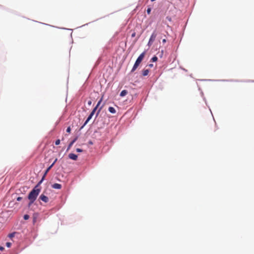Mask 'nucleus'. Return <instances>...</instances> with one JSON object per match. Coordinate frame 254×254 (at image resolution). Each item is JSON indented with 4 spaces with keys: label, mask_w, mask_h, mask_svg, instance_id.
<instances>
[{
    "label": "nucleus",
    "mask_w": 254,
    "mask_h": 254,
    "mask_svg": "<svg viewBox=\"0 0 254 254\" xmlns=\"http://www.w3.org/2000/svg\"><path fill=\"white\" fill-rule=\"evenodd\" d=\"M40 184L38 183V184L36 185L29 193L28 196V198L30 200L29 206H30L34 202L39 195L41 190L40 189L38 188V186Z\"/></svg>",
    "instance_id": "1"
},
{
    "label": "nucleus",
    "mask_w": 254,
    "mask_h": 254,
    "mask_svg": "<svg viewBox=\"0 0 254 254\" xmlns=\"http://www.w3.org/2000/svg\"><path fill=\"white\" fill-rule=\"evenodd\" d=\"M103 95H102L101 98L100 99V100L98 101L97 105L96 106V107L93 109V110L92 111V112H91L90 114L89 115V116H88V117L87 118V120H86V121L85 122L84 125L81 127V129H82V128H83V127L88 123V122L90 120V119L92 118L93 116L94 115L96 111L97 110L98 107H99V106L100 105L101 103L102 102V100H103Z\"/></svg>",
    "instance_id": "2"
},
{
    "label": "nucleus",
    "mask_w": 254,
    "mask_h": 254,
    "mask_svg": "<svg viewBox=\"0 0 254 254\" xmlns=\"http://www.w3.org/2000/svg\"><path fill=\"white\" fill-rule=\"evenodd\" d=\"M145 55V52H144L139 56L133 66V67L131 70V72H133L136 69V68L138 67L139 64L141 63L143 58H144Z\"/></svg>",
    "instance_id": "3"
},
{
    "label": "nucleus",
    "mask_w": 254,
    "mask_h": 254,
    "mask_svg": "<svg viewBox=\"0 0 254 254\" xmlns=\"http://www.w3.org/2000/svg\"><path fill=\"white\" fill-rule=\"evenodd\" d=\"M57 159L56 158L55 161H54V162L46 169L41 180L39 182V184H41L42 182L43 181V180H44L45 179V177H46V176L47 175V173L49 172V171L50 170V169L53 167V166L54 165V164H55V163L57 161Z\"/></svg>",
    "instance_id": "4"
},
{
    "label": "nucleus",
    "mask_w": 254,
    "mask_h": 254,
    "mask_svg": "<svg viewBox=\"0 0 254 254\" xmlns=\"http://www.w3.org/2000/svg\"><path fill=\"white\" fill-rule=\"evenodd\" d=\"M156 36H157V33H156L155 31L153 32V33L152 34V35H151L149 40V42L148 43V46H150L153 44V43L155 40Z\"/></svg>",
    "instance_id": "5"
},
{
    "label": "nucleus",
    "mask_w": 254,
    "mask_h": 254,
    "mask_svg": "<svg viewBox=\"0 0 254 254\" xmlns=\"http://www.w3.org/2000/svg\"><path fill=\"white\" fill-rule=\"evenodd\" d=\"M39 199L41 200H42L43 201L45 202H48V201H49V198L47 196H46V195H45L44 194H42L40 197H39Z\"/></svg>",
    "instance_id": "6"
},
{
    "label": "nucleus",
    "mask_w": 254,
    "mask_h": 254,
    "mask_svg": "<svg viewBox=\"0 0 254 254\" xmlns=\"http://www.w3.org/2000/svg\"><path fill=\"white\" fill-rule=\"evenodd\" d=\"M68 157L73 160H76L77 159V155L73 153H70L68 155Z\"/></svg>",
    "instance_id": "7"
},
{
    "label": "nucleus",
    "mask_w": 254,
    "mask_h": 254,
    "mask_svg": "<svg viewBox=\"0 0 254 254\" xmlns=\"http://www.w3.org/2000/svg\"><path fill=\"white\" fill-rule=\"evenodd\" d=\"M52 187L53 189H61L62 188V185L58 183L53 184Z\"/></svg>",
    "instance_id": "8"
},
{
    "label": "nucleus",
    "mask_w": 254,
    "mask_h": 254,
    "mask_svg": "<svg viewBox=\"0 0 254 254\" xmlns=\"http://www.w3.org/2000/svg\"><path fill=\"white\" fill-rule=\"evenodd\" d=\"M77 139V137H76L69 144L68 146L67 147V150L69 149L72 146L73 143L76 141Z\"/></svg>",
    "instance_id": "9"
},
{
    "label": "nucleus",
    "mask_w": 254,
    "mask_h": 254,
    "mask_svg": "<svg viewBox=\"0 0 254 254\" xmlns=\"http://www.w3.org/2000/svg\"><path fill=\"white\" fill-rule=\"evenodd\" d=\"M109 111L112 114H115L116 112V110L114 107H110L109 108Z\"/></svg>",
    "instance_id": "10"
},
{
    "label": "nucleus",
    "mask_w": 254,
    "mask_h": 254,
    "mask_svg": "<svg viewBox=\"0 0 254 254\" xmlns=\"http://www.w3.org/2000/svg\"><path fill=\"white\" fill-rule=\"evenodd\" d=\"M127 94V91L126 90H124L121 92L120 96L121 97H124V96H126Z\"/></svg>",
    "instance_id": "11"
},
{
    "label": "nucleus",
    "mask_w": 254,
    "mask_h": 254,
    "mask_svg": "<svg viewBox=\"0 0 254 254\" xmlns=\"http://www.w3.org/2000/svg\"><path fill=\"white\" fill-rule=\"evenodd\" d=\"M149 72V69H143L142 70V75L143 76H146L148 75V73Z\"/></svg>",
    "instance_id": "12"
},
{
    "label": "nucleus",
    "mask_w": 254,
    "mask_h": 254,
    "mask_svg": "<svg viewBox=\"0 0 254 254\" xmlns=\"http://www.w3.org/2000/svg\"><path fill=\"white\" fill-rule=\"evenodd\" d=\"M158 60V58L156 56H154L151 60V61L153 62H156Z\"/></svg>",
    "instance_id": "13"
},
{
    "label": "nucleus",
    "mask_w": 254,
    "mask_h": 254,
    "mask_svg": "<svg viewBox=\"0 0 254 254\" xmlns=\"http://www.w3.org/2000/svg\"><path fill=\"white\" fill-rule=\"evenodd\" d=\"M15 234V232L10 233L8 235V237L10 238H12L13 237H14Z\"/></svg>",
    "instance_id": "14"
},
{
    "label": "nucleus",
    "mask_w": 254,
    "mask_h": 254,
    "mask_svg": "<svg viewBox=\"0 0 254 254\" xmlns=\"http://www.w3.org/2000/svg\"><path fill=\"white\" fill-rule=\"evenodd\" d=\"M24 220H28L29 218V216L28 214H25L23 216Z\"/></svg>",
    "instance_id": "15"
},
{
    "label": "nucleus",
    "mask_w": 254,
    "mask_h": 254,
    "mask_svg": "<svg viewBox=\"0 0 254 254\" xmlns=\"http://www.w3.org/2000/svg\"><path fill=\"white\" fill-rule=\"evenodd\" d=\"M60 142L61 141L60 139H57L55 142V144L56 145H59L60 144Z\"/></svg>",
    "instance_id": "16"
},
{
    "label": "nucleus",
    "mask_w": 254,
    "mask_h": 254,
    "mask_svg": "<svg viewBox=\"0 0 254 254\" xmlns=\"http://www.w3.org/2000/svg\"><path fill=\"white\" fill-rule=\"evenodd\" d=\"M151 9L150 7H149L147 9V13L148 14H150L151 12Z\"/></svg>",
    "instance_id": "17"
},
{
    "label": "nucleus",
    "mask_w": 254,
    "mask_h": 254,
    "mask_svg": "<svg viewBox=\"0 0 254 254\" xmlns=\"http://www.w3.org/2000/svg\"><path fill=\"white\" fill-rule=\"evenodd\" d=\"M11 243H10V242H7V243H6V247H7L8 248H9V247L11 246Z\"/></svg>",
    "instance_id": "18"
},
{
    "label": "nucleus",
    "mask_w": 254,
    "mask_h": 254,
    "mask_svg": "<svg viewBox=\"0 0 254 254\" xmlns=\"http://www.w3.org/2000/svg\"><path fill=\"white\" fill-rule=\"evenodd\" d=\"M66 131L68 133H70L71 131V128L70 127H68L66 129Z\"/></svg>",
    "instance_id": "19"
},
{
    "label": "nucleus",
    "mask_w": 254,
    "mask_h": 254,
    "mask_svg": "<svg viewBox=\"0 0 254 254\" xmlns=\"http://www.w3.org/2000/svg\"><path fill=\"white\" fill-rule=\"evenodd\" d=\"M76 151L77 152H81L83 151V150L81 149H80V148H77L76 149Z\"/></svg>",
    "instance_id": "20"
},
{
    "label": "nucleus",
    "mask_w": 254,
    "mask_h": 254,
    "mask_svg": "<svg viewBox=\"0 0 254 254\" xmlns=\"http://www.w3.org/2000/svg\"><path fill=\"white\" fill-rule=\"evenodd\" d=\"M165 37L166 36H165V38L164 39H163V40H162V42L163 43H165L166 42V39Z\"/></svg>",
    "instance_id": "21"
},
{
    "label": "nucleus",
    "mask_w": 254,
    "mask_h": 254,
    "mask_svg": "<svg viewBox=\"0 0 254 254\" xmlns=\"http://www.w3.org/2000/svg\"><path fill=\"white\" fill-rule=\"evenodd\" d=\"M102 107H103V106H102V107L100 108V109L98 110V112H97V115H96V117H97V116H98V115L99 114V112H100V111H101V109L102 108Z\"/></svg>",
    "instance_id": "22"
},
{
    "label": "nucleus",
    "mask_w": 254,
    "mask_h": 254,
    "mask_svg": "<svg viewBox=\"0 0 254 254\" xmlns=\"http://www.w3.org/2000/svg\"><path fill=\"white\" fill-rule=\"evenodd\" d=\"M92 104V101L91 100H89L88 101V105L90 106Z\"/></svg>",
    "instance_id": "23"
},
{
    "label": "nucleus",
    "mask_w": 254,
    "mask_h": 254,
    "mask_svg": "<svg viewBox=\"0 0 254 254\" xmlns=\"http://www.w3.org/2000/svg\"><path fill=\"white\" fill-rule=\"evenodd\" d=\"M21 199H22V197H18L17 198V201H20Z\"/></svg>",
    "instance_id": "24"
},
{
    "label": "nucleus",
    "mask_w": 254,
    "mask_h": 254,
    "mask_svg": "<svg viewBox=\"0 0 254 254\" xmlns=\"http://www.w3.org/2000/svg\"><path fill=\"white\" fill-rule=\"evenodd\" d=\"M4 248L2 246H0V251H2L4 250Z\"/></svg>",
    "instance_id": "25"
},
{
    "label": "nucleus",
    "mask_w": 254,
    "mask_h": 254,
    "mask_svg": "<svg viewBox=\"0 0 254 254\" xmlns=\"http://www.w3.org/2000/svg\"><path fill=\"white\" fill-rule=\"evenodd\" d=\"M135 32H134L133 33H132V35H131V37H134V36H135Z\"/></svg>",
    "instance_id": "26"
},
{
    "label": "nucleus",
    "mask_w": 254,
    "mask_h": 254,
    "mask_svg": "<svg viewBox=\"0 0 254 254\" xmlns=\"http://www.w3.org/2000/svg\"><path fill=\"white\" fill-rule=\"evenodd\" d=\"M148 66H149L150 67H153V64H149L148 65Z\"/></svg>",
    "instance_id": "27"
},
{
    "label": "nucleus",
    "mask_w": 254,
    "mask_h": 254,
    "mask_svg": "<svg viewBox=\"0 0 254 254\" xmlns=\"http://www.w3.org/2000/svg\"><path fill=\"white\" fill-rule=\"evenodd\" d=\"M155 0H151V1H155Z\"/></svg>",
    "instance_id": "28"
}]
</instances>
